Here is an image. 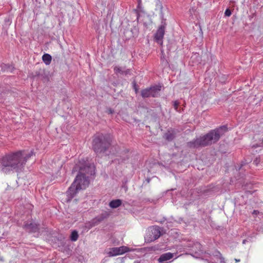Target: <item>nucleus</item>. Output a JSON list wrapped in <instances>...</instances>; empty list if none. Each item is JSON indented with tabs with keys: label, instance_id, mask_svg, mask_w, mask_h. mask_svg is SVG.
Masks as SVG:
<instances>
[{
	"label": "nucleus",
	"instance_id": "a211bd4d",
	"mask_svg": "<svg viewBox=\"0 0 263 263\" xmlns=\"http://www.w3.org/2000/svg\"><path fill=\"white\" fill-rule=\"evenodd\" d=\"M224 14L226 16H230L231 15V11L229 9H227L225 11Z\"/></svg>",
	"mask_w": 263,
	"mask_h": 263
},
{
	"label": "nucleus",
	"instance_id": "423d86ee",
	"mask_svg": "<svg viewBox=\"0 0 263 263\" xmlns=\"http://www.w3.org/2000/svg\"><path fill=\"white\" fill-rule=\"evenodd\" d=\"M161 86L157 85L146 88L141 91V96L143 98L156 97L161 90Z\"/></svg>",
	"mask_w": 263,
	"mask_h": 263
},
{
	"label": "nucleus",
	"instance_id": "f3484780",
	"mask_svg": "<svg viewBox=\"0 0 263 263\" xmlns=\"http://www.w3.org/2000/svg\"><path fill=\"white\" fill-rule=\"evenodd\" d=\"M114 71L116 73H125L126 74H127L128 71V70H126V71H124L122 69V68L121 67H118V66H116L114 67Z\"/></svg>",
	"mask_w": 263,
	"mask_h": 263
},
{
	"label": "nucleus",
	"instance_id": "ddd939ff",
	"mask_svg": "<svg viewBox=\"0 0 263 263\" xmlns=\"http://www.w3.org/2000/svg\"><path fill=\"white\" fill-rule=\"evenodd\" d=\"M122 201L120 199L112 200L109 203V206L111 208H117L121 205Z\"/></svg>",
	"mask_w": 263,
	"mask_h": 263
},
{
	"label": "nucleus",
	"instance_id": "7ed1b4c3",
	"mask_svg": "<svg viewBox=\"0 0 263 263\" xmlns=\"http://www.w3.org/2000/svg\"><path fill=\"white\" fill-rule=\"evenodd\" d=\"M227 131V127L224 126H221L215 130H212L206 135L197 138L193 141L187 143L189 146L192 148L198 147L199 146H205L211 145L217 142Z\"/></svg>",
	"mask_w": 263,
	"mask_h": 263
},
{
	"label": "nucleus",
	"instance_id": "1a4fd4ad",
	"mask_svg": "<svg viewBox=\"0 0 263 263\" xmlns=\"http://www.w3.org/2000/svg\"><path fill=\"white\" fill-rule=\"evenodd\" d=\"M164 26L162 25L158 28V30L157 31V32L155 34V39L156 41V42L159 44H162V40L164 36Z\"/></svg>",
	"mask_w": 263,
	"mask_h": 263
},
{
	"label": "nucleus",
	"instance_id": "5701e85b",
	"mask_svg": "<svg viewBox=\"0 0 263 263\" xmlns=\"http://www.w3.org/2000/svg\"><path fill=\"white\" fill-rule=\"evenodd\" d=\"M103 218H104L103 217H100V218H96V219H93V221H97L98 222H99L101 221H102L103 219Z\"/></svg>",
	"mask_w": 263,
	"mask_h": 263
},
{
	"label": "nucleus",
	"instance_id": "412c9836",
	"mask_svg": "<svg viewBox=\"0 0 263 263\" xmlns=\"http://www.w3.org/2000/svg\"><path fill=\"white\" fill-rule=\"evenodd\" d=\"M178 105H179V103L177 101H175L174 103V106L176 110H177V107H178Z\"/></svg>",
	"mask_w": 263,
	"mask_h": 263
},
{
	"label": "nucleus",
	"instance_id": "f03ea898",
	"mask_svg": "<svg viewBox=\"0 0 263 263\" xmlns=\"http://www.w3.org/2000/svg\"><path fill=\"white\" fill-rule=\"evenodd\" d=\"M33 155V151L26 154L24 151H19L6 155L0 161V169L6 174L22 171L27 161Z\"/></svg>",
	"mask_w": 263,
	"mask_h": 263
},
{
	"label": "nucleus",
	"instance_id": "a878e982",
	"mask_svg": "<svg viewBox=\"0 0 263 263\" xmlns=\"http://www.w3.org/2000/svg\"><path fill=\"white\" fill-rule=\"evenodd\" d=\"M235 260L236 262L240 261V259H235Z\"/></svg>",
	"mask_w": 263,
	"mask_h": 263
},
{
	"label": "nucleus",
	"instance_id": "bb28decb",
	"mask_svg": "<svg viewBox=\"0 0 263 263\" xmlns=\"http://www.w3.org/2000/svg\"><path fill=\"white\" fill-rule=\"evenodd\" d=\"M247 241L246 240H243V241H242V243L243 244H245L246 243V242Z\"/></svg>",
	"mask_w": 263,
	"mask_h": 263
},
{
	"label": "nucleus",
	"instance_id": "6ab92c4d",
	"mask_svg": "<svg viewBox=\"0 0 263 263\" xmlns=\"http://www.w3.org/2000/svg\"><path fill=\"white\" fill-rule=\"evenodd\" d=\"M157 7L158 8L160 9V11L161 13H162V6L161 3H159V4H157Z\"/></svg>",
	"mask_w": 263,
	"mask_h": 263
},
{
	"label": "nucleus",
	"instance_id": "4468645a",
	"mask_svg": "<svg viewBox=\"0 0 263 263\" xmlns=\"http://www.w3.org/2000/svg\"><path fill=\"white\" fill-rule=\"evenodd\" d=\"M51 59V56L49 54L45 53L42 56V60L46 65L50 64Z\"/></svg>",
	"mask_w": 263,
	"mask_h": 263
},
{
	"label": "nucleus",
	"instance_id": "20e7f679",
	"mask_svg": "<svg viewBox=\"0 0 263 263\" xmlns=\"http://www.w3.org/2000/svg\"><path fill=\"white\" fill-rule=\"evenodd\" d=\"M110 144L109 137L102 134L96 135L93 140L92 146L94 151L97 153H104Z\"/></svg>",
	"mask_w": 263,
	"mask_h": 263
},
{
	"label": "nucleus",
	"instance_id": "39448f33",
	"mask_svg": "<svg viewBox=\"0 0 263 263\" xmlns=\"http://www.w3.org/2000/svg\"><path fill=\"white\" fill-rule=\"evenodd\" d=\"M160 229L158 227L150 228L145 237V239L148 242L153 241L161 236Z\"/></svg>",
	"mask_w": 263,
	"mask_h": 263
},
{
	"label": "nucleus",
	"instance_id": "f8f14e48",
	"mask_svg": "<svg viewBox=\"0 0 263 263\" xmlns=\"http://www.w3.org/2000/svg\"><path fill=\"white\" fill-rule=\"evenodd\" d=\"M164 136L168 141H172L175 138V134L174 130H168L165 134Z\"/></svg>",
	"mask_w": 263,
	"mask_h": 263
},
{
	"label": "nucleus",
	"instance_id": "2eb2a0df",
	"mask_svg": "<svg viewBox=\"0 0 263 263\" xmlns=\"http://www.w3.org/2000/svg\"><path fill=\"white\" fill-rule=\"evenodd\" d=\"M213 255L217 257V258H219L220 260V263H226L224 261V259L223 257H222L221 254L218 251H216L214 253Z\"/></svg>",
	"mask_w": 263,
	"mask_h": 263
},
{
	"label": "nucleus",
	"instance_id": "6e6552de",
	"mask_svg": "<svg viewBox=\"0 0 263 263\" xmlns=\"http://www.w3.org/2000/svg\"><path fill=\"white\" fill-rule=\"evenodd\" d=\"M188 247L192 248L191 250L193 252L192 255L195 258H199L203 253L201 245L198 242L193 243L192 246L190 244Z\"/></svg>",
	"mask_w": 263,
	"mask_h": 263
},
{
	"label": "nucleus",
	"instance_id": "0eeeda50",
	"mask_svg": "<svg viewBox=\"0 0 263 263\" xmlns=\"http://www.w3.org/2000/svg\"><path fill=\"white\" fill-rule=\"evenodd\" d=\"M129 251H130V250L127 247L121 246L109 248L106 251V254L109 257H113L122 255Z\"/></svg>",
	"mask_w": 263,
	"mask_h": 263
},
{
	"label": "nucleus",
	"instance_id": "9b49d317",
	"mask_svg": "<svg viewBox=\"0 0 263 263\" xmlns=\"http://www.w3.org/2000/svg\"><path fill=\"white\" fill-rule=\"evenodd\" d=\"M174 256V254L168 252L161 255L158 259L159 262L161 263H165L167 261L172 259Z\"/></svg>",
	"mask_w": 263,
	"mask_h": 263
},
{
	"label": "nucleus",
	"instance_id": "f257e3e1",
	"mask_svg": "<svg viewBox=\"0 0 263 263\" xmlns=\"http://www.w3.org/2000/svg\"><path fill=\"white\" fill-rule=\"evenodd\" d=\"M73 171H78L79 173L67 192L70 198H72L79 191L85 189L88 186V176L93 174L94 167L88 165L85 160L82 159L76 164Z\"/></svg>",
	"mask_w": 263,
	"mask_h": 263
},
{
	"label": "nucleus",
	"instance_id": "aec40b11",
	"mask_svg": "<svg viewBox=\"0 0 263 263\" xmlns=\"http://www.w3.org/2000/svg\"><path fill=\"white\" fill-rule=\"evenodd\" d=\"M260 162V159L259 158H256L255 160L254 161V163L255 164V165H257Z\"/></svg>",
	"mask_w": 263,
	"mask_h": 263
},
{
	"label": "nucleus",
	"instance_id": "dca6fc26",
	"mask_svg": "<svg viewBox=\"0 0 263 263\" xmlns=\"http://www.w3.org/2000/svg\"><path fill=\"white\" fill-rule=\"evenodd\" d=\"M78 232L76 231H73L71 234L70 239L73 241H75L78 239Z\"/></svg>",
	"mask_w": 263,
	"mask_h": 263
},
{
	"label": "nucleus",
	"instance_id": "4be33fe9",
	"mask_svg": "<svg viewBox=\"0 0 263 263\" xmlns=\"http://www.w3.org/2000/svg\"><path fill=\"white\" fill-rule=\"evenodd\" d=\"M114 112V110L111 108H108L107 111V112L108 114H112Z\"/></svg>",
	"mask_w": 263,
	"mask_h": 263
},
{
	"label": "nucleus",
	"instance_id": "393cba45",
	"mask_svg": "<svg viewBox=\"0 0 263 263\" xmlns=\"http://www.w3.org/2000/svg\"><path fill=\"white\" fill-rule=\"evenodd\" d=\"M258 213H259V212L258 211H256V210H254L253 213H252L253 214H255V215H257Z\"/></svg>",
	"mask_w": 263,
	"mask_h": 263
},
{
	"label": "nucleus",
	"instance_id": "cd10ccee",
	"mask_svg": "<svg viewBox=\"0 0 263 263\" xmlns=\"http://www.w3.org/2000/svg\"><path fill=\"white\" fill-rule=\"evenodd\" d=\"M247 193H252L250 191H247Z\"/></svg>",
	"mask_w": 263,
	"mask_h": 263
},
{
	"label": "nucleus",
	"instance_id": "9d476101",
	"mask_svg": "<svg viewBox=\"0 0 263 263\" xmlns=\"http://www.w3.org/2000/svg\"><path fill=\"white\" fill-rule=\"evenodd\" d=\"M24 228L28 232H35L38 230V226L34 222H29L24 225Z\"/></svg>",
	"mask_w": 263,
	"mask_h": 263
},
{
	"label": "nucleus",
	"instance_id": "b1692460",
	"mask_svg": "<svg viewBox=\"0 0 263 263\" xmlns=\"http://www.w3.org/2000/svg\"><path fill=\"white\" fill-rule=\"evenodd\" d=\"M243 166V165L241 164V166L240 167H239L238 168H236V170L241 172L243 170V168H242Z\"/></svg>",
	"mask_w": 263,
	"mask_h": 263
}]
</instances>
